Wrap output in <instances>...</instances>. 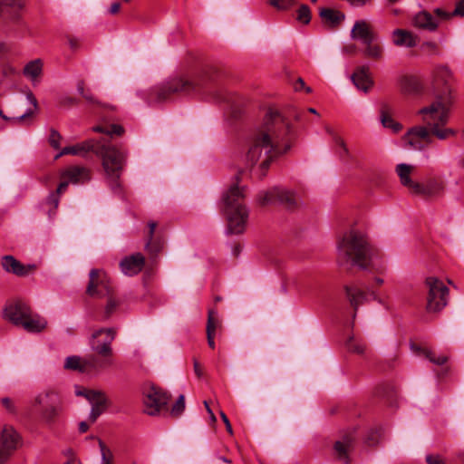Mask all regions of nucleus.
I'll return each instance as SVG.
<instances>
[{"label": "nucleus", "mask_w": 464, "mask_h": 464, "mask_svg": "<svg viewBox=\"0 0 464 464\" xmlns=\"http://www.w3.org/2000/svg\"><path fill=\"white\" fill-rule=\"evenodd\" d=\"M434 13L441 18L446 19V21L450 20L453 16L464 17V0H459L456 4V7L452 12H447L442 8H435Z\"/></svg>", "instance_id": "c9c22d12"}, {"label": "nucleus", "mask_w": 464, "mask_h": 464, "mask_svg": "<svg viewBox=\"0 0 464 464\" xmlns=\"http://www.w3.org/2000/svg\"><path fill=\"white\" fill-rule=\"evenodd\" d=\"M349 4L355 7H360L365 5L367 3L371 2L372 0H347Z\"/></svg>", "instance_id": "69168bd1"}, {"label": "nucleus", "mask_w": 464, "mask_h": 464, "mask_svg": "<svg viewBox=\"0 0 464 464\" xmlns=\"http://www.w3.org/2000/svg\"><path fill=\"white\" fill-rule=\"evenodd\" d=\"M194 372L198 378H201L203 376V368L197 360H194Z\"/></svg>", "instance_id": "052dcab7"}, {"label": "nucleus", "mask_w": 464, "mask_h": 464, "mask_svg": "<svg viewBox=\"0 0 464 464\" xmlns=\"http://www.w3.org/2000/svg\"><path fill=\"white\" fill-rule=\"evenodd\" d=\"M258 202L260 206L280 204L287 208H294L297 205V198L291 190L275 187L269 190L260 192Z\"/></svg>", "instance_id": "1a4fd4ad"}, {"label": "nucleus", "mask_w": 464, "mask_h": 464, "mask_svg": "<svg viewBox=\"0 0 464 464\" xmlns=\"http://www.w3.org/2000/svg\"><path fill=\"white\" fill-rule=\"evenodd\" d=\"M217 100H218L220 102H225L230 103L231 106H233V103H234V97L231 96L230 94H226V95L218 94L217 96Z\"/></svg>", "instance_id": "13d9d810"}, {"label": "nucleus", "mask_w": 464, "mask_h": 464, "mask_svg": "<svg viewBox=\"0 0 464 464\" xmlns=\"http://www.w3.org/2000/svg\"><path fill=\"white\" fill-rule=\"evenodd\" d=\"M220 416H221V419H222V420L224 421V423H225V425H226V429H227V430L230 434H232V432H233V431H232V426H231V424H230V421H229L228 418L227 417V415H226L223 411H221V412H220Z\"/></svg>", "instance_id": "0e129e2a"}, {"label": "nucleus", "mask_w": 464, "mask_h": 464, "mask_svg": "<svg viewBox=\"0 0 464 464\" xmlns=\"http://www.w3.org/2000/svg\"><path fill=\"white\" fill-rule=\"evenodd\" d=\"M76 104V100L72 97H66L61 101L62 106H72Z\"/></svg>", "instance_id": "338daca9"}, {"label": "nucleus", "mask_w": 464, "mask_h": 464, "mask_svg": "<svg viewBox=\"0 0 464 464\" xmlns=\"http://www.w3.org/2000/svg\"><path fill=\"white\" fill-rule=\"evenodd\" d=\"M170 395L161 388L151 386L144 396V411L148 415H156L168 405Z\"/></svg>", "instance_id": "f8f14e48"}, {"label": "nucleus", "mask_w": 464, "mask_h": 464, "mask_svg": "<svg viewBox=\"0 0 464 464\" xmlns=\"http://www.w3.org/2000/svg\"><path fill=\"white\" fill-rule=\"evenodd\" d=\"M346 349L354 353L362 354L365 350V345L361 341H358L354 336H350L345 343Z\"/></svg>", "instance_id": "79ce46f5"}, {"label": "nucleus", "mask_w": 464, "mask_h": 464, "mask_svg": "<svg viewBox=\"0 0 464 464\" xmlns=\"http://www.w3.org/2000/svg\"><path fill=\"white\" fill-rule=\"evenodd\" d=\"M64 368L69 370L79 371L87 372L86 366L84 365V358L81 359L78 356H69L64 362Z\"/></svg>", "instance_id": "ea45409f"}, {"label": "nucleus", "mask_w": 464, "mask_h": 464, "mask_svg": "<svg viewBox=\"0 0 464 464\" xmlns=\"http://www.w3.org/2000/svg\"><path fill=\"white\" fill-rule=\"evenodd\" d=\"M354 441L353 431H348L334 444V454L343 464H350L349 452L353 448Z\"/></svg>", "instance_id": "f3484780"}, {"label": "nucleus", "mask_w": 464, "mask_h": 464, "mask_svg": "<svg viewBox=\"0 0 464 464\" xmlns=\"http://www.w3.org/2000/svg\"><path fill=\"white\" fill-rule=\"evenodd\" d=\"M352 81L359 90L364 92H369L373 85V81L370 76L369 68L367 66L358 67L352 75Z\"/></svg>", "instance_id": "a878e982"}, {"label": "nucleus", "mask_w": 464, "mask_h": 464, "mask_svg": "<svg viewBox=\"0 0 464 464\" xmlns=\"http://www.w3.org/2000/svg\"><path fill=\"white\" fill-rule=\"evenodd\" d=\"M381 437V429H375L369 430L366 438H365V443L368 446H374L378 443L379 439Z\"/></svg>", "instance_id": "09e8293b"}, {"label": "nucleus", "mask_w": 464, "mask_h": 464, "mask_svg": "<svg viewBox=\"0 0 464 464\" xmlns=\"http://www.w3.org/2000/svg\"><path fill=\"white\" fill-rule=\"evenodd\" d=\"M92 350L95 353L84 357L87 372H100L112 365V348L105 345Z\"/></svg>", "instance_id": "9b49d317"}, {"label": "nucleus", "mask_w": 464, "mask_h": 464, "mask_svg": "<svg viewBox=\"0 0 464 464\" xmlns=\"http://www.w3.org/2000/svg\"><path fill=\"white\" fill-rule=\"evenodd\" d=\"M43 62L41 59H35L29 62L24 68V74L31 80H34L42 74Z\"/></svg>", "instance_id": "f704fd0d"}, {"label": "nucleus", "mask_w": 464, "mask_h": 464, "mask_svg": "<svg viewBox=\"0 0 464 464\" xmlns=\"http://www.w3.org/2000/svg\"><path fill=\"white\" fill-rule=\"evenodd\" d=\"M427 288L426 309L430 313L442 310L448 304L449 288L437 277L429 276L425 280Z\"/></svg>", "instance_id": "6e6552de"}, {"label": "nucleus", "mask_w": 464, "mask_h": 464, "mask_svg": "<svg viewBox=\"0 0 464 464\" xmlns=\"http://www.w3.org/2000/svg\"><path fill=\"white\" fill-rule=\"evenodd\" d=\"M62 179H67L69 183H84L91 179L90 170L82 166H70L62 173Z\"/></svg>", "instance_id": "4be33fe9"}, {"label": "nucleus", "mask_w": 464, "mask_h": 464, "mask_svg": "<svg viewBox=\"0 0 464 464\" xmlns=\"http://www.w3.org/2000/svg\"><path fill=\"white\" fill-rule=\"evenodd\" d=\"M452 105L450 94L440 95L430 105L419 111L423 125L410 128L403 140L410 149L423 151L434 143V138L446 140L457 135L455 129L447 127Z\"/></svg>", "instance_id": "f03ea898"}, {"label": "nucleus", "mask_w": 464, "mask_h": 464, "mask_svg": "<svg viewBox=\"0 0 464 464\" xmlns=\"http://www.w3.org/2000/svg\"><path fill=\"white\" fill-rule=\"evenodd\" d=\"M86 293L92 297L102 298L113 294V287L108 275L100 269H92Z\"/></svg>", "instance_id": "9d476101"}, {"label": "nucleus", "mask_w": 464, "mask_h": 464, "mask_svg": "<svg viewBox=\"0 0 464 464\" xmlns=\"http://www.w3.org/2000/svg\"><path fill=\"white\" fill-rule=\"evenodd\" d=\"M443 21H446V19L435 14L434 12L431 14L426 10H421L412 16L411 24L420 30L435 32L440 23Z\"/></svg>", "instance_id": "2eb2a0df"}, {"label": "nucleus", "mask_w": 464, "mask_h": 464, "mask_svg": "<svg viewBox=\"0 0 464 464\" xmlns=\"http://www.w3.org/2000/svg\"><path fill=\"white\" fill-rule=\"evenodd\" d=\"M102 158V168L110 179L113 189L118 188V182L126 163L127 152L111 144L97 143L95 151Z\"/></svg>", "instance_id": "423d86ee"}, {"label": "nucleus", "mask_w": 464, "mask_h": 464, "mask_svg": "<svg viewBox=\"0 0 464 464\" xmlns=\"http://www.w3.org/2000/svg\"><path fill=\"white\" fill-rule=\"evenodd\" d=\"M29 306L23 301H14L8 304L4 309V318L15 325H20L25 316L29 314Z\"/></svg>", "instance_id": "dca6fc26"}, {"label": "nucleus", "mask_w": 464, "mask_h": 464, "mask_svg": "<svg viewBox=\"0 0 464 464\" xmlns=\"http://www.w3.org/2000/svg\"><path fill=\"white\" fill-rule=\"evenodd\" d=\"M32 408L44 423L53 425L63 411V401L58 392L47 389L35 395Z\"/></svg>", "instance_id": "39448f33"}, {"label": "nucleus", "mask_w": 464, "mask_h": 464, "mask_svg": "<svg viewBox=\"0 0 464 464\" xmlns=\"http://www.w3.org/2000/svg\"><path fill=\"white\" fill-rule=\"evenodd\" d=\"M93 130L96 132L104 133L108 136H121L124 132L122 126L118 124L111 125H98L93 127Z\"/></svg>", "instance_id": "4c0bfd02"}, {"label": "nucleus", "mask_w": 464, "mask_h": 464, "mask_svg": "<svg viewBox=\"0 0 464 464\" xmlns=\"http://www.w3.org/2000/svg\"><path fill=\"white\" fill-rule=\"evenodd\" d=\"M421 49L423 51L436 53L438 50V44L434 42H425L421 44Z\"/></svg>", "instance_id": "6e6d98bb"}, {"label": "nucleus", "mask_w": 464, "mask_h": 464, "mask_svg": "<svg viewBox=\"0 0 464 464\" xmlns=\"http://www.w3.org/2000/svg\"><path fill=\"white\" fill-rule=\"evenodd\" d=\"M333 140L335 143V145L339 148L338 154L341 158L349 156V150L344 140L340 136H338L337 134H333Z\"/></svg>", "instance_id": "de8ad7c7"}, {"label": "nucleus", "mask_w": 464, "mask_h": 464, "mask_svg": "<svg viewBox=\"0 0 464 464\" xmlns=\"http://www.w3.org/2000/svg\"><path fill=\"white\" fill-rule=\"evenodd\" d=\"M319 16L324 25L330 29L337 28L345 19L344 13L329 7L321 8Z\"/></svg>", "instance_id": "5701e85b"}, {"label": "nucleus", "mask_w": 464, "mask_h": 464, "mask_svg": "<svg viewBox=\"0 0 464 464\" xmlns=\"http://www.w3.org/2000/svg\"><path fill=\"white\" fill-rule=\"evenodd\" d=\"M212 87V82L207 74H199L192 78L175 76L149 91L138 92V95L151 105L169 102L179 95L208 94L211 92Z\"/></svg>", "instance_id": "7ed1b4c3"}, {"label": "nucleus", "mask_w": 464, "mask_h": 464, "mask_svg": "<svg viewBox=\"0 0 464 464\" xmlns=\"http://www.w3.org/2000/svg\"><path fill=\"white\" fill-rule=\"evenodd\" d=\"M116 336V331L113 328H101L92 333L90 340V346L94 349L96 346H107L111 348V343Z\"/></svg>", "instance_id": "412c9836"}, {"label": "nucleus", "mask_w": 464, "mask_h": 464, "mask_svg": "<svg viewBox=\"0 0 464 464\" xmlns=\"http://www.w3.org/2000/svg\"><path fill=\"white\" fill-rule=\"evenodd\" d=\"M392 392V389L387 385H382L377 389V394L380 396L389 395Z\"/></svg>", "instance_id": "680f3d73"}, {"label": "nucleus", "mask_w": 464, "mask_h": 464, "mask_svg": "<svg viewBox=\"0 0 464 464\" xmlns=\"http://www.w3.org/2000/svg\"><path fill=\"white\" fill-rule=\"evenodd\" d=\"M82 97L89 102L91 103H93V104H97V105H100V106H103V107H106V105L104 104H102L99 101H97L94 96L91 93V92L87 91L83 95Z\"/></svg>", "instance_id": "4d7b16f0"}, {"label": "nucleus", "mask_w": 464, "mask_h": 464, "mask_svg": "<svg viewBox=\"0 0 464 464\" xmlns=\"http://www.w3.org/2000/svg\"><path fill=\"white\" fill-rule=\"evenodd\" d=\"M87 400L92 404V409L104 411L107 408V399L103 392L97 391L96 392H88Z\"/></svg>", "instance_id": "72a5a7b5"}, {"label": "nucleus", "mask_w": 464, "mask_h": 464, "mask_svg": "<svg viewBox=\"0 0 464 464\" xmlns=\"http://www.w3.org/2000/svg\"><path fill=\"white\" fill-rule=\"evenodd\" d=\"M451 78V72L447 66L439 65L432 72V86L436 90L440 85L447 86Z\"/></svg>", "instance_id": "c756f323"}, {"label": "nucleus", "mask_w": 464, "mask_h": 464, "mask_svg": "<svg viewBox=\"0 0 464 464\" xmlns=\"http://www.w3.org/2000/svg\"><path fill=\"white\" fill-rule=\"evenodd\" d=\"M99 446L101 449L102 464H111L112 463V460H111L112 455H111V450L109 449H107L104 442L101 440H99Z\"/></svg>", "instance_id": "8fccbe9b"}, {"label": "nucleus", "mask_w": 464, "mask_h": 464, "mask_svg": "<svg viewBox=\"0 0 464 464\" xmlns=\"http://www.w3.org/2000/svg\"><path fill=\"white\" fill-rule=\"evenodd\" d=\"M293 129L290 122L277 111L266 112L263 124L255 130L247 140L246 169H241L223 194L222 211L227 221V234L245 232L249 217L246 205V187L240 186L241 176L253 172L257 179L266 177L271 162L291 148Z\"/></svg>", "instance_id": "f257e3e1"}, {"label": "nucleus", "mask_w": 464, "mask_h": 464, "mask_svg": "<svg viewBox=\"0 0 464 464\" xmlns=\"http://www.w3.org/2000/svg\"><path fill=\"white\" fill-rule=\"evenodd\" d=\"M60 133L55 130H51L50 137H49V142L51 146L54 149H58L60 147V140H61Z\"/></svg>", "instance_id": "603ef678"}, {"label": "nucleus", "mask_w": 464, "mask_h": 464, "mask_svg": "<svg viewBox=\"0 0 464 464\" xmlns=\"http://www.w3.org/2000/svg\"><path fill=\"white\" fill-rule=\"evenodd\" d=\"M296 19L304 24H307L311 21V11L308 5H301L297 10Z\"/></svg>", "instance_id": "a18cd8bd"}, {"label": "nucleus", "mask_w": 464, "mask_h": 464, "mask_svg": "<svg viewBox=\"0 0 464 464\" xmlns=\"http://www.w3.org/2000/svg\"><path fill=\"white\" fill-rule=\"evenodd\" d=\"M68 44L70 45V48L73 51L77 50L80 45L78 39L73 36H68Z\"/></svg>", "instance_id": "bf43d9fd"}, {"label": "nucleus", "mask_w": 464, "mask_h": 464, "mask_svg": "<svg viewBox=\"0 0 464 464\" xmlns=\"http://www.w3.org/2000/svg\"><path fill=\"white\" fill-rule=\"evenodd\" d=\"M68 185H69V181L67 179H64L63 181H62L59 184L57 189L54 192L57 193L58 195H61L62 193H63L66 190Z\"/></svg>", "instance_id": "e2e57ef3"}, {"label": "nucleus", "mask_w": 464, "mask_h": 464, "mask_svg": "<svg viewBox=\"0 0 464 464\" xmlns=\"http://www.w3.org/2000/svg\"><path fill=\"white\" fill-rule=\"evenodd\" d=\"M97 141L93 140H85L82 143H78L73 146L64 147L61 152L55 157L58 159L61 156L72 154V155H82L89 151H95Z\"/></svg>", "instance_id": "cd10ccee"}, {"label": "nucleus", "mask_w": 464, "mask_h": 464, "mask_svg": "<svg viewBox=\"0 0 464 464\" xmlns=\"http://www.w3.org/2000/svg\"><path fill=\"white\" fill-rule=\"evenodd\" d=\"M271 6L278 11H286L296 4L295 0H268Z\"/></svg>", "instance_id": "c03bdc74"}, {"label": "nucleus", "mask_w": 464, "mask_h": 464, "mask_svg": "<svg viewBox=\"0 0 464 464\" xmlns=\"http://www.w3.org/2000/svg\"><path fill=\"white\" fill-rule=\"evenodd\" d=\"M344 291L346 296L350 302L351 306L354 310L353 318L356 316V313L359 305L362 304L367 301V292L362 290L358 285H345Z\"/></svg>", "instance_id": "393cba45"}, {"label": "nucleus", "mask_w": 464, "mask_h": 464, "mask_svg": "<svg viewBox=\"0 0 464 464\" xmlns=\"http://www.w3.org/2000/svg\"><path fill=\"white\" fill-rule=\"evenodd\" d=\"M376 254L367 237L355 229L346 232L338 242V258L341 263L357 266L366 270Z\"/></svg>", "instance_id": "20e7f679"}, {"label": "nucleus", "mask_w": 464, "mask_h": 464, "mask_svg": "<svg viewBox=\"0 0 464 464\" xmlns=\"http://www.w3.org/2000/svg\"><path fill=\"white\" fill-rule=\"evenodd\" d=\"M418 351L421 353L430 362L437 364V365H443L447 361L448 357L445 355H439L436 356V354L429 351L427 349L418 348Z\"/></svg>", "instance_id": "37998d69"}, {"label": "nucleus", "mask_w": 464, "mask_h": 464, "mask_svg": "<svg viewBox=\"0 0 464 464\" xmlns=\"http://www.w3.org/2000/svg\"><path fill=\"white\" fill-rule=\"evenodd\" d=\"M144 264V256L140 253H136L123 258L120 263V266L123 274L134 276L142 270Z\"/></svg>", "instance_id": "a211bd4d"}, {"label": "nucleus", "mask_w": 464, "mask_h": 464, "mask_svg": "<svg viewBox=\"0 0 464 464\" xmlns=\"http://www.w3.org/2000/svg\"><path fill=\"white\" fill-rule=\"evenodd\" d=\"M60 203V195L55 192H51L44 201V206L48 208L47 214L50 218H53L58 208Z\"/></svg>", "instance_id": "58836bf2"}, {"label": "nucleus", "mask_w": 464, "mask_h": 464, "mask_svg": "<svg viewBox=\"0 0 464 464\" xmlns=\"http://www.w3.org/2000/svg\"><path fill=\"white\" fill-rule=\"evenodd\" d=\"M34 111H31V110H28L26 111L24 114H22L21 116L19 117H13V118H8L6 115L4 114L2 109L0 108V117L3 119V120H5V121H12L14 123H20L21 121H23L24 119L28 118V117H31L33 115Z\"/></svg>", "instance_id": "3c124183"}, {"label": "nucleus", "mask_w": 464, "mask_h": 464, "mask_svg": "<svg viewBox=\"0 0 464 464\" xmlns=\"http://www.w3.org/2000/svg\"><path fill=\"white\" fill-rule=\"evenodd\" d=\"M221 327V322L218 319V312L210 309L208 314L207 334L215 335L216 331Z\"/></svg>", "instance_id": "e433bc0d"}, {"label": "nucleus", "mask_w": 464, "mask_h": 464, "mask_svg": "<svg viewBox=\"0 0 464 464\" xmlns=\"http://www.w3.org/2000/svg\"><path fill=\"white\" fill-rule=\"evenodd\" d=\"M426 461L428 464H446L440 455H427Z\"/></svg>", "instance_id": "5fc2aeb1"}, {"label": "nucleus", "mask_w": 464, "mask_h": 464, "mask_svg": "<svg viewBox=\"0 0 464 464\" xmlns=\"http://www.w3.org/2000/svg\"><path fill=\"white\" fill-rule=\"evenodd\" d=\"M1 264L5 271L18 276H27L34 268V265L25 266L13 256L9 255L2 257Z\"/></svg>", "instance_id": "aec40b11"}, {"label": "nucleus", "mask_w": 464, "mask_h": 464, "mask_svg": "<svg viewBox=\"0 0 464 464\" xmlns=\"http://www.w3.org/2000/svg\"><path fill=\"white\" fill-rule=\"evenodd\" d=\"M21 8L20 0H0V18L16 22L19 20Z\"/></svg>", "instance_id": "6ab92c4d"}, {"label": "nucleus", "mask_w": 464, "mask_h": 464, "mask_svg": "<svg viewBox=\"0 0 464 464\" xmlns=\"http://www.w3.org/2000/svg\"><path fill=\"white\" fill-rule=\"evenodd\" d=\"M392 43L396 46L411 48L417 45V36L410 31L396 29L392 32Z\"/></svg>", "instance_id": "c85d7f7f"}, {"label": "nucleus", "mask_w": 464, "mask_h": 464, "mask_svg": "<svg viewBox=\"0 0 464 464\" xmlns=\"http://www.w3.org/2000/svg\"><path fill=\"white\" fill-rule=\"evenodd\" d=\"M415 168L412 165L406 163H400L396 166V173L400 179L401 184L407 188L409 192L412 195L413 190L415 189V186L418 184V181H414L411 179V175L414 171Z\"/></svg>", "instance_id": "b1692460"}, {"label": "nucleus", "mask_w": 464, "mask_h": 464, "mask_svg": "<svg viewBox=\"0 0 464 464\" xmlns=\"http://www.w3.org/2000/svg\"><path fill=\"white\" fill-rule=\"evenodd\" d=\"M445 182L440 178L432 177L423 182H419L413 190L414 196L423 198H437L444 195Z\"/></svg>", "instance_id": "ddd939ff"}, {"label": "nucleus", "mask_w": 464, "mask_h": 464, "mask_svg": "<svg viewBox=\"0 0 464 464\" xmlns=\"http://www.w3.org/2000/svg\"><path fill=\"white\" fill-rule=\"evenodd\" d=\"M390 108L387 104H382L381 108V122L383 127L390 128L394 133L402 130V125L395 121L389 114Z\"/></svg>", "instance_id": "473e14b6"}, {"label": "nucleus", "mask_w": 464, "mask_h": 464, "mask_svg": "<svg viewBox=\"0 0 464 464\" xmlns=\"http://www.w3.org/2000/svg\"><path fill=\"white\" fill-rule=\"evenodd\" d=\"M185 410V396L180 394L171 408L170 414L173 417H179Z\"/></svg>", "instance_id": "49530a36"}, {"label": "nucleus", "mask_w": 464, "mask_h": 464, "mask_svg": "<svg viewBox=\"0 0 464 464\" xmlns=\"http://www.w3.org/2000/svg\"><path fill=\"white\" fill-rule=\"evenodd\" d=\"M351 38L361 41L364 45L363 55L367 58L380 61L383 58V47L378 33L370 23L365 20H357L352 30Z\"/></svg>", "instance_id": "0eeeda50"}, {"label": "nucleus", "mask_w": 464, "mask_h": 464, "mask_svg": "<svg viewBox=\"0 0 464 464\" xmlns=\"http://www.w3.org/2000/svg\"><path fill=\"white\" fill-rule=\"evenodd\" d=\"M149 226V241L146 244V249L148 250L150 256L154 257L161 251L163 248V242L160 239H153V235L155 228L157 227V223L154 221H150L148 224Z\"/></svg>", "instance_id": "7c9ffc66"}, {"label": "nucleus", "mask_w": 464, "mask_h": 464, "mask_svg": "<svg viewBox=\"0 0 464 464\" xmlns=\"http://www.w3.org/2000/svg\"><path fill=\"white\" fill-rule=\"evenodd\" d=\"M294 89L295 92H299L301 90H304L307 93L312 92V89L308 86H305V83L302 78H298L294 83Z\"/></svg>", "instance_id": "864d4df0"}, {"label": "nucleus", "mask_w": 464, "mask_h": 464, "mask_svg": "<svg viewBox=\"0 0 464 464\" xmlns=\"http://www.w3.org/2000/svg\"><path fill=\"white\" fill-rule=\"evenodd\" d=\"M107 304L104 308V311L102 315V320L106 321L108 320L116 311L118 308L120 302L116 300L113 295H109Z\"/></svg>", "instance_id": "a19ab883"}, {"label": "nucleus", "mask_w": 464, "mask_h": 464, "mask_svg": "<svg viewBox=\"0 0 464 464\" xmlns=\"http://www.w3.org/2000/svg\"><path fill=\"white\" fill-rule=\"evenodd\" d=\"M401 85L403 92L409 94H419L422 91L420 79L413 75L403 76L401 79Z\"/></svg>", "instance_id": "2f4dec72"}, {"label": "nucleus", "mask_w": 464, "mask_h": 464, "mask_svg": "<svg viewBox=\"0 0 464 464\" xmlns=\"http://www.w3.org/2000/svg\"><path fill=\"white\" fill-rule=\"evenodd\" d=\"M20 325L29 333H39L45 329L47 322L39 314H33L31 308H29V314L25 316Z\"/></svg>", "instance_id": "bb28decb"}, {"label": "nucleus", "mask_w": 464, "mask_h": 464, "mask_svg": "<svg viewBox=\"0 0 464 464\" xmlns=\"http://www.w3.org/2000/svg\"><path fill=\"white\" fill-rule=\"evenodd\" d=\"M20 443V436L11 426L4 427L0 433V464H4Z\"/></svg>", "instance_id": "4468645a"}, {"label": "nucleus", "mask_w": 464, "mask_h": 464, "mask_svg": "<svg viewBox=\"0 0 464 464\" xmlns=\"http://www.w3.org/2000/svg\"><path fill=\"white\" fill-rule=\"evenodd\" d=\"M102 413L100 410L92 409L90 413V420L95 422L98 417Z\"/></svg>", "instance_id": "774afa93"}]
</instances>
